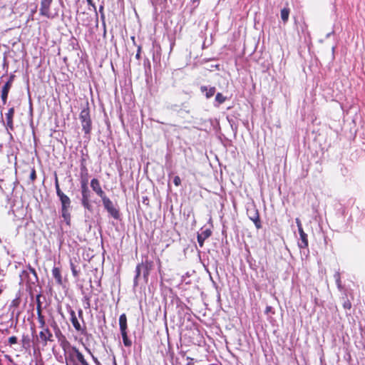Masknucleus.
Segmentation results:
<instances>
[{
  "label": "nucleus",
  "instance_id": "6e6552de",
  "mask_svg": "<svg viewBox=\"0 0 365 365\" xmlns=\"http://www.w3.org/2000/svg\"><path fill=\"white\" fill-rule=\"evenodd\" d=\"M247 213L249 219L253 222L256 228L259 230L262 228V222L257 208L255 206H252L247 210Z\"/></svg>",
  "mask_w": 365,
  "mask_h": 365
},
{
  "label": "nucleus",
  "instance_id": "423d86ee",
  "mask_svg": "<svg viewBox=\"0 0 365 365\" xmlns=\"http://www.w3.org/2000/svg\"><path fill=\"white\" fill-rule=\"evenodd\" d=\"M101 200L104 208L107 210L109 215L114 219L118 220L120 218L119 210L115 207L113 202L110 200V198L106 195L104 197H101Z\"/></svg>",
  "mask_w": 365,
  "mask_h": 365
},
{
  "label": "nucleus",
  "instance_id": "6ab92c4d",
  "mask_svg": "<svg viewBox=\"0 0 365 365\" xmlns=\"http://www.w3.org/2000/svg\"><path fill=\"white\" fill-rule=\"evenodd\" d=\"M120 331H124L128 330L127 317L125 314H120L119 317Z\"/></svg>",
  "mask_w": 365,
  "mask_h": 365
},
{
  "label": "nucleus",
  "instance_id": "09e8293b",
  "mask_svg": "<svg viewBox=\"0 0 365 365\" xmlns=\"http://www.w3.org/2000/svg\"><path fill=\"white\" fill-rule=\"evenodd\" d=\"M1 292H2V289H0V294H1Z\"/></svg>",
  "mask_w": 365,
  "mask_h": 365
},
{
  "label": "nucleus",
  "instance_id": "393cba45",
  "mask_svg": "<svg viewBox=\"0 0 365 365\" xmlns=\"http://www.w3.org/2000/svg\"><path fill=\"white\" fill-rule=\"evenodd\" d=\"M88 168L81 169V180H86V182H88Z\"/></svg>",
  "mask_w": 365,
  "mask_h": 365
},
{
  "label": "nucleus",
  "instance_id": "a211bd4d",
  "mask_svg": "<svg viewBox=\"0 0 365 365\" xmlns=\"http://www.w3.org/2000/svg\"><path fill=\"white\" fill-rule=\"evenodd\" d=\"M200 91L202 93H205V97L207 98H210L211 97H212L215 95L216 88L214 86L207 88L205 86H202L200 87Z\"/></svg>",
  "mask_w": 365,
  "mask_h": 365
},
{
  "label": "nucleus",
  "instance_id": "37998d69",
  "mask_svg": "<svg viewBox=\"0 0 365 365\" xmlns=\"http://www.w3.org/2000/svg\"><path fill=\"white\" fill-rule=\"evenodd\" d=\"M29 271H30L31 273H33L34 274L36 275V270H35V269H34V268H33V267H29Z\"/></svg>",
  "mask_w": 365,
  "mask_h": 365
},
{
  "label": "nucleus",
  "instance_id": "58836bf2",
  "mask_svg": "<svg viewBox=\"0 0 365 365\" xmlns=\"http://www.w3.org/2000/svg\"><path fill=\"white\" fill-rule=\"evenodd\" d=\"M19 304V299H15L11 302V306L13 307H18Z\"/></svg>",
  "mask_w": 365,
  "mask_h": 365
},
{
  "label": "nucleus",
  "instance_id": "20e7f679",
  "mask_svg": "<svg viewBox=\"0 0 365 365\" xmlns=\"http://www.w3.org/2000/svg\"><path fill=\"white\" fill-rule=\"evenodd\" d=\"M79 118L85 135H89L92 130V120L91 118L88 103H86V108L82 109L81 111Z\"/></svg>",
  "mask_w": 365,
  "mask_h": 365
},
{
  "label": "nucleus",
  "instance_id": "4468645a",
  "mask_svg": "<svg viewBox=\"0 0 365 365\" xmlns=\"http://www.w3.org/2000/svg\"><path fill=\"white\" fill-rule=\"evenodd\" d=\"M211 235L212 232L209 229H207L197 235V242L200 247H203L205 240L207 239Z\"/></svg>",
  "mask_w": 365,
  "mask_h": 365
},
{
  "label": "nucleus",
  "instance_id": "72a5a7b5",
  "mask_svg": "<svg viewBox=\"0 0 365 365\" xmlns=\"http://www.w3.org/2000/svg\"><path fill=\"white\" fill-rule=\"evenodd\" d=\"M141 50H142V46L140 45H138V46L137 53L135 54V58L138 60H140V58H141Z\"/></svg>",
  "mask_w": 365,
  "mask_h": 365
},
{
  "label": "nucleus",
  "instance_id": "b1692460",
  "mask_svg": "<svg viewBox=\"0 0 365 365\" xmlns=\"http://www.w3.org/2000/svg\"><path fill=\"white\" fill-rule=\"evenodd\" d=\"M21 343L24 348L27 349L30 347V339L28 335H23Z\"/></svg>",
  "mask_w": 365,
  "mask_h": 365
},
{
  "label": "nucleus",
  "instance_id": "79ce46f5",
  "mask_svg": "<svg viewBox=\"0 0 365 365\" xmlns=\"http://www.w3.org/2000/svg\"><path fill=\"white\" fill-rule=\"evenodd\" d=\"M80 363L81 364V365H89L88 363L84 359V357L83 358V359L81 360Z\"/></svg>",
  "mask_w": 365,
  "mask_h": 365
},
{
  "label": "nucleus",
  "instance_id": "f8f14e48",
  "mask_svg": "<svg viewBox=\"0 0 365 365\" xmlns=\"http://www.w3.org/2000/svg\"><path fill=\"white\" fill-rule=\"evenodd\" d=\"M91 195V192L90 190L81 192V204L85 209L89 211L92 210V205L90 200Z\"/></svg>",
  "mask_w": 365,
  "mask_h": 365
},
{
  "label": "nucleus",
  "instance_id": "2eb2a0df",
  "mask_svg": "<svg viewBox=\"0 0 365 365\" xmlns=\"http://www.w3.org/2000/svg\"><path fill=\"white\" fill-rule=\"evenodd\" d=\"M52 274H53V277L56 279V284L58 285H62L63 284V279H62L61 269L59 267H54L52 269Z\"/></svg>",
  "mask_w": 365,
  "mask_h": 365
},
{
  "label": "nucleus",
  "instance_id": "2f4dec72",
  "mask_svg": "<svg viewBox=\"0 0 365 365\" xmlns=\"http://www.w3.org/2000/svg\"><path fill=\"white\" fill-rule=\"evenodd\" d=\"M8 341H9V344L10 346L13 345V344H16L17 343V337L15 336H12L9 338Z\"/></svg>",
  "mask_w": 365,
  "mask_h": 365
},
{
  "label": "nucleus",
  "instance_id": "bb28decb",
  "mask_svg": "<svg viewBox=\"0 0 365 365\" xmlns=\"http://www.w3.org/2000/svg\"><path fill=\"white\" fill-rule=\"evenodd\" d=\"M40 295L37 296V304H36V314L37 316L42 314V307H41V303L39 300Z\"/></svg>",
  "mask_w": 365,
  "mask_h": 365
},
{
  "label": "nucleus",
  "instance_id": "0eeeda50",
  "mask_svg": "<svg viewBox=\"0 0 365 365\" xmlns=\"http://www.w3.org/2000/svg\"><path fill=\"white\" fill-rule=\"evenodd\" d=\"M53 0H41V6L39 9L40 15L48 19H54L58 16L57 13H52L50 7Z\"/></svg>",
  "mask_w": 365,
  "mask_h": 365
},
{
  "label": "nucleus",
  "instance_id": "f704fd0d",
  "mask_svg": "<svg viewBox=\"0 0 365 365\" xmlns=\"http://www.w3.org/2000/svg\"><path fill=\"white\" fill-rule=\"evenodd\" d=\"M14 78H15V75L14 74H11L9 78V80L6 82V83H9L10 86H12V84H13V82L14 81Z\"/></svg>",
  "mask_w": 365,
  "mask_h": 365
},
{
  "label": "nucleus",
  "instance_id": "49530a36",
  "mask_svg": "<svg viewBox=\"0 0 365 365\" xmlns=\"http://www.w3.org/2000/svg\"><path fill=\"white\" fill-rule=\"evenodd\" d=\"M131 39L133 41V43H135V37L134 36L131 37Z\"/></svg>",
  "mask_w": 365,
  "mask_h": 365
},
{
  "label": "nucleus",
  "instance_id": "7ed1b4c3",
  "mask_svg": "<svg viewBox=\"0 0 365 365\" xmlns=\"http://www.w3.org/2000/svg\"><path fill=\"white\" fill-rule=\"evenodd\" d=\"M153 262L146 258L141 263L137 264L135 267V276L134 277V282L136 283L139 279L141 272H143V278L145 282H148V276L150 271L153 268Z\"/></svg>",
  "mask_w": 365,
  "mask_h": 365
},
{
  "label": "nucleus",
  "instance_id": "a878e982",
  "mask_svg": "<svg viewBox=\"0 0 365 365\" xmlns=\"http://www.w3.org/2000/svg\"><path fill=\"white\" fill-rule=\"evenodd\" d=\"M70 267L73 276L74 277H78L79 275V270H77L76 265L72 261L70 262Z\"/></svg>",
  "mask_w": 365,
  "mask_h": 365
},
{
  "label": "nucleus",
  "instance_id": "7c9ffc66",
  "mask_svg": "<svg viewBox=\"0 0 365 365\" xmlns=\"http://www.w3.org/2000/svg\"><path fill=\"white\" fill-rule=\"evenodd\" d=\"M83 303L85 309H89L91 307L90 298L88 297H84Z\"/></svg>",
  "mask_w": 365,
  "mask_h": 365
},
{
  "label": "nucleus",
  "instance_id": "473e14b6",
  "mask_svg": "<svg viewBox=\"0 0 365 365\" xmlns=\"http://www.w3.org/2000/svg\"><path fill=\"white\" fill-rule=\"evenodd\" d=\"M173 183L175 184V186H179L181 184V180H180V178L178 176V175H176L174 177V179H173Z\"/></svg>",
  "mask_w": 365,
  "mask_h": 365
},
{
  "label": "nucleus",
  "instance_id": "cd10ccee",
  "mask_svg": "<svg viewBox=\"0 0 365 365\" xmlns=\"http://www.w3.org/2000/svg\"><path fill=\"white\" fill-rule=\"evenodd\" d=\"M88 182H86V180H81V192H84L89 190L88 188Z\"/></svg>",
  "mask_w": 365,
  "mask_h": 365
},
{
  "label": "nucleus",
  "instance_id": "ea45409f",
  "mask_svg": "<svg viewBox=\"0 0 365 365\" xmlns=\"http://www.w3.org/2000/svg\"><path fill=\"white\" fill-rule=\"evenodd\" d=\"M351 307V302H344V309H350Z\"/></svg>",
  "mask_w": 365,
  "mask_h": 365
},
{
  "label": "nucleus",
  "instance_id": "39448f33",
  "mask_svg": "<svg viewBox=\"0 0 365 365\" xmlns=\"http://www.w3.org/2000/svg\"><path fill=\"white\" fill-rule=\"evenodd\" d=\"M40 329L41 331L38 334L36 335V339L34 344L35 346L42 345L45 347L48 345V342H53L54 341L53 335L48 327Z\"/></svg>",
  "mask_w": 365,
  "mask_h": 365
},
{
  "label": "nucleus",
  "instance_id": "dca6fc26",
  "mask_svg": "<svg viewBox=\"0 0 365 365\" xmlns=\"http://www.w3.org/2000/svg\"><path fill=\"white\" fill-rule=\"evenodd\" d=\"M14 112V108H11L9 109L8 113L6 114V125L11 130L14 128L13 118Z\"/></svg>",
  "mask_w": 365,
  "mask_h": 365
},
{
  "label": "nucleus",
  "instance_id": "4c0bfd02",
  "mask_svg": "<svg viewBox=\"0 0 365 365\" xmlns=\"http://www.w3.org/2000/svg\"><path fill=\"white\" fill-rule=\"evenodd\" d=\"M78 317L82 320V322H84L83 310L81 309H78Z\"/></svg>",
  "mask_w": 365,
  "mask_h": 365
},
{
  "label": "nucleus",
  "instance_id": "9b49d317",
  "mask_svg": "<svg viewBox=\"0 0 365 365\" xmlns=\"http://www.w3.org/2000/svg\"><path fill=\"white\" fill-rule=\"evenodd\" d=\"M91 187L96 194L101 198L106 195L105 192L103 190L100 181L97 178H93L91 180Z\"/></svg>",
  "mask_w": 365,
  "mask_h": 365
},
{
  "label": "nucleus",
  "instance_id": "4be33fe9",
  "mask_svg": "<svg viewBox=\"0 0 365 365\" xmlns=\"http://www.w3.org/2000/svg\"><path fill=\"white\" fill-rule=\"evenodd\" d=\"M227 100V97L224 96L221 93H217L215 96V101L218 105L222 104Z\"/></svg>",
  "mask_w": 365,
  "mask_h": 365
},
{
  "label": "nucleus",
  "instance_id": "5701e85b",
  "mask_svg": "<svg viewBox=\"0 0 365 365\" xmlns=\"http://www.w3.org/2000/svg\"><path fill=\"white\" fill-rule=\"evenodd\" d=\"M38 322L39 324V328H44L46 327H48L46 324V319L45 317L43 314H39L37 316Z\"/></svg>",
  "mask_w": 365,
  "mask_h": 365
},
{
  "label": "nucleus",
  "instance_id": "c03bdc74",
  "mask_svg": "<svg viewBox=\"0 0 365 365\" xmlns=\"http://www.w3.org/2000/svg\"><path fill=\"white\" fill-rule=\"evenodd\" d=\"M200 1V0H191V1H192L193 4L197 3V5L199 4Z\"/></svg>",
  "mask_w": 365,
  "mask_h": 365
},
{
  "label": "nucleus",
  "instance_id": "a19ab883",
  "mask_svg": "<svg viewBox=\"0 0 365 365\" xmlns=\"http://www.w3.org/2000/svg\"><path fill=\"white\" fill-rule=\"evenodd\" d=\"M88 4L91 5L94 9H96L95 4L93 2V0H86Z\"/></svg>",
  "mask_w": 365,
  "mask_h": 365
},
{
  "label": "nucleus",
  "instance_id": "aec40b11",
  "mask_svg": "<svg viewBox=\"0 0 365 365\" xmlns=\"http://www.w3.org/2000/svg\"><path fill=\"white\" fill-rule=\"evenodd\" d=\"M289 14L290 9L289 7H284L282 9H281L280 16L284 24H286L288 21Z\"/></svg>",
  "mask_w": 365,
  "mask_h": 365
},
{
  "label": "nucleus",
  "instance_id": "c9c22d12",
  "mask_svg": "<svg viewBox=\"0 0 365 365\" xmlns=\"http://www.w3.org/2000/svg\"><path fill=\"white\" fill-rule=\"evenodd\" d=\"M86 159L85 158H82L81 159V169L86 168Z\"/></svg>",
  "mask_w": 365,
  "mask_h": 365
},
{
  "label": "nucleus",
  "instance_id": "1a4fd4ad",
  "mask_svg": "<svg viewBox=\"0 0 365 365\" xmlns=\"http://www.w3.org/2000/svg\"><path fill=\"white\" fill-rule=\"evenodd\" d=\"M69 314H70V317H71L70 319H71V324L73 326L76 331L82 335H85L86 334V326L85 323L83 322V325H81L80 324L74 310L71 309L69 311Z\"/></svg>",
  "mask_w": 365,
  "mask_h": 365
},
{
  "label": "nucleus",
  "instance_id": "e433bc0d",
  "mask_svg": "<svg viewBox=\"0 0 365 365\" xmlns=\"http://www.w3.org/2000/svg\"><path fill=\"white\" fill-rule=\"evenodd\" d=\"M295 221L297 225L298 230H302L303 227L300 220L299 218H296Z\"/></svg>",
  "mask_w": 365,
  "mask_h": 365
},
{
  "label": "nucleus",
  "instance_id": "a18cd8bd",
  "mask_svg": "<svg viewBox=\"0 0 365 365\" xmlns=\"http://www.w3.org/2000/svg\"><path fill=\"white\" fill-rule=\"evenodd\" d=\"M147 201H148V197L143 198V203H145V202H147Z\"/></svg>",
  "mask_w": 365,
  "mask_h": 365
},
{
  "label": "nucleus",
  "instance_id": "de8ad7c7",
  "mask_svg": "<svg viewBox=\"0 0 365 365\" xmlns=\"http://www.w3.org/2000/svg\"><path fill=\"white\" fill-rule=\"evenodd\" d=\"M11 365H17L16 364L12 362V364Z\"/></svg>",
  "mask_w": 365,
  "mask_h": 365
},
{
  "label": "nucleus",
  "instance_id": "f03ea898",
  "mask_svg": "<svg viewBox=\"0 0 365 365\" xmlns=\"http://www.w3.org/2000/svg\"><path fill=\"white\" fill-rule=\"evenodd\" d=\"M63 351L66 364H71L76 365V361L79 362L84 357L83 354L76 346H72L68 341H66L60 346Z\"/></svg>",
  "mask_w": 365,
  "mask_h": 365
},
{
  "label": "nucleus",
  "instance_id": "ddd939ff",
  "mask_svg": "<svg viewBox=\"0 0 365 365\" xmlns=\"http://www.w3.org/2000/svg\"><path fill=\"white\" fill-rule=\"evenodd\" d=\"M299 234V242H298V246L301 249L307 248L309 245L308 237L307 235L304 232V230H298Z\"/></svg>",
  "mask_w": 365,
  "mask_h": 365
},
{
  "label": "nucleus",
  "instance_id": "c756f323",
  "mask_svg": "<svg viewBox=\"0 0 365 365\" xmlns=\"http://www.w3.org/2000/svg\"><path fill=\"white\" fill-rule=\"evenodd\" d=\"M334 279H335V281H336V283L338 286L339 288L341 287V276H340V273L339 272H336L335 274H334Z\"/></svg>",
  "mask_w": 365,
  "mask_h": 365
},
{
  "label": "nucleus",
  "instance_id": "412c9836",
  "mask_svg": "<svg viewBox=\"0 0 365 365\" xmlns=\"http://www.w3.org/2000/svg\"><path fill=\"white\" fill-rule=\"evenodd\" d=\"M123 342L125 346L130 347L132 346V341L128 336V331H120Z\"/></svg>",
  "mask_w": 365,
  "mask_h": 365
},
{
  "label": "nucleus",
  "instance_id": "c85d7f7f",
  "mask_svg": "<svg viewBox=\"0 0 365 365\" xmlns=\"http://www.w3.org/2000/svg\"><path fill=\"white\" fill-rule=\"evenodd\" d=\"M29 178L31 182H34L36 180V173L34 168H33L31 170Z\"/></svg>",
  "mask_w": 365,
  "mask_h": 365
},
{
  "label": "nucleus",
  "instance_id": "9d476101",
  "mask_svg": "<svg viewBox=\"0 0 365 365\" xmlns=\"http://www.w3.org/2000/svg\"><path fill=\"white\" fill-rule=\"evenodd\" d=\"M50 327L52 328L55 336L56 337L60 346L63 344L64 342L68 341L66 336L62 333L57 322L53 319L50 322Z\"/></svg>",
  "mask_w": 365,
  "mask_h": 365
},
{
  "label": "nucleus",
  "instance_id": "f257e3e1",
  "mask_svg": "<svg viewBox=\"0 0 365 365\" xmlns=\"http://www.w3.org/2000/svg\"><path fill=\"white\" fill-rule=\"evenodd\" d=\"M55 187L56 190V194L59 197V200L61 203V215L66 222V225H71V213L69 212V209L71 207V199L64 194L59 186L58 179L57 175H56L55 178Z\"/></svg>",
  "mask_w": 365,
  "mask_h": 365
},
{
  "label": "nucleus",
  "instance_id": "f3484780",
  "mask_svg": "<svg viewBox=\"0 0 365 365\" xmlns=\"http://www.w3.org/2000/svg\"><path fill=\"white\" fill-rule=\"evenodd\" d=\"M11 88L9 83H5L1 89V100L4 105L6 103L9 92Z\"/></svg>",
  "mask_w": 365,
  "mask_h": 365
}]
</instances>
